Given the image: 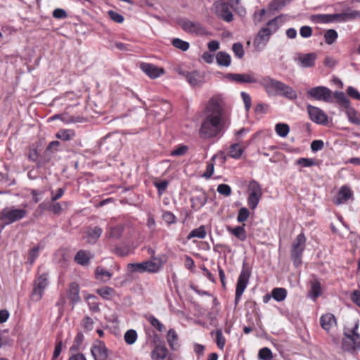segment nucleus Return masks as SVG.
Returning <instances> with one entry per match:
<instances>
[{"label":"nucleus","mask_w":360,"mask_h":360,"mask_svg":"<svg viewBox=\"0 0 360 360\" xmlns=\"http://www.w3.org/2000/svg\"><path fill=\"white\" fill-rule=\"evenodd\" d=\"M224 101L219 96H214L206 107L205 117L199 129V136L202 139L217 137L224 130Z\"/></svg>","instance_id":"f257e3e1"},{"label":"nucleus","mask_w":360,"mask_h":360,"mask_svg":"<svg viewBox=\"0 0 360 360\" xmlns=\"http://www.w3.org/2000/svg\"><path fill=\"white\" fill-rule=\"evenodd\" d=\"M26 214L27 211L25 209L17 208L15 206L5 207L0 210V221L2 223L1 229L23 219Z\"/></svg>","instance_id":"f03ea898"},{"label":"nucleus","mask_w":360,"mask_h":360,"mask_svg":"<svg viewBox=\"0 0 360 360\" xmlns=\"http://www.w3.org/2000/svg\"><path fill=\"white\" fill-rule=\"evenodd\" d=\"M307 238L304 233L298 234L292 241L290 249V257L294 266L297 268L302 262L303 252L305 249Z\"/></svg>","instance_id":"7ed1b4c3"},{"label":"nucleus","mask_w":360,"mask_h":360,"mask_svg":"<svg viewBox=\"0 0 360 360\" xmlns=\"http://www.w3.org/2000/svg\"><path fill=\"white\" fill-rule=\"evenodd\" d=\"M271 92L276 96H283L290 101L297 98V92L290 86L284 83L271 79Z\"/></svg>","instance_id":"20e7f679"},{"label":"nucleus","mask_w":360,"mask_h":360,"mask_svg":"<svg viewBox=\"0 0 360 360\" xmlns=\"http://www.w3.org/2000/svg\"><path fill=\"white\" fill-rule=\"evenodd\" d=\"M307 96L317 101H321L326 103L333 101L332 91L323 86H318L311 88L307 92Z\"/></svg>","instance_id":"39448f33"},{"label":"nucleus","mask_w":360,"mask_h":360,"mask_svg":"<svg viewBox=\"0 0 360 360\" xmlns=\"http://www.w3.org/2000/svg\"><path fill=\"white\" fill-rule=\"evenodd\" d=\"M178 24L187 33L195 35H204L206 34V30L200 22H193L188 18H181L178 20Z\"/></svg>","instance_id":"423d86ee"},{"label":"nucleus","mask_w":360,"mask_h":360,"mask_svg":"<svg viewBox=\"0 0 360 360\" xmlns=\"http://www.w3.org/2000/svg\"><path fill=\"white\" fill-rule=\"evenodd\" d=\"M128 266L131 271L139 273H157L162 266L160 263L150 260L140 263H131Z\"/></svg>","instance_id":"0eeeda50"},{"label":"nucleus","mask_w":360,"mask_h":360,"mask_svg":"<svg viewBox=\"0 0 360 360\" xmlns=\"http://www.w3.org/2000/svg\"><path fill=\"white\" fill-rule=\"evenodd\" d=\"M345 338L342 340V348L347 352L355 351L360 349L359 333L344 330Z\"/></svg>","instance_id":"6e6552de"},{"label":"nucleus","mask_w":360,"mask_h":360,"mask_svg":"<svg viewBox=\"0 0 360 360\" xmlns=\"http://www.w3.org/2000/svg\"><path fill=\"white\" fill-rule=\"evenodd\" d=\"M250 278V272L248 269H243L238 276L236 295H235V305L237 306L240 300L241 296L244 292Z\"/></svg>","instance_id":"1a4fd4ad"},{"label":"nucleus","mask_w":360,"mask_h":360,"mask_svg":"<svg viewBox=\"0 0 360 360\" xmlns=\"http://www.w3.org/2000/svg\"><path fill=\"white\" fill-rule=\"evenodd\" d=\"M253 22L256 26L264 25L270 26V4L266 8L257 9L253 15Z\"/></svg>","instance_id":"9d476101"},{"label":"nucleus","mask_w":360,"mask_h":360,"mask_svg":"<svg viewBox=\"0 0 360 360\" xmlns=\"http://www.w3.org/2000/svg\"><path fill=\"white\" fill-rule=\"evenodd\" d=\"M307 111L312 122L323 125L328 123L327 115L319 108L308 105Z\"/></svg>","instance_id":"9b49d317"},{"label":"nucleus","mask_w":360,"mask_h":360,"mask_svg":"<svg viewBox=\"0 0 360 360\" xmlns=\"http://www.w3.org/2000/svg\"><path fill=\"white\" fill-rule=\"evenodd\" d=\"M91 354L94 360H107L108 349L103 342L97 340L91 347Z\"/></svg>","instance_id":"f8f14e48"},{"label":"nucleus","mask_w":360,"mask_h":360,"mask_svg":"<svg viewBox=\"0 0 360 360\" xmlns=\"http://www.w3.org/2000/svg\"><path fill=\"white\" fill-rule=\"evenodd\" d=\"M49 281L46 274H43L35 280L32 290V295L37 300H39L41 298L44 291L47 287Z\"/></svg>","instance_id":"ddd939ff"},{"label":"nucleus","mask_w":360,"mask_h":360,"mask_svg":"<svg viewBox=\"0 0 360 360\" xmlns=\"http://www.w3.org/2000/svg\"><path fill=\"white\" fill-rule=\"evenodd\" d=\"M255 73L249 72L247 73H229L226 78L238 84H254L257 80L255 78Z\"/></svg>","instance_id":"4468645a"},{"label":"nucleus","mask_w":360,"mask_h":360,"mask_svg":"<svg viewBox=\"0 0 360 360\" xmlns=\"http://www.w3.org/2000/svg\"><path fill=\"white\" fill-rule=\"evenodd\" d=\"M317 54L314 52L309 53H299L295 58L297 65L303 68H312L315 65Z\"/></svg>","instance_id":"2eb2a0df"},{"label":"nucleus","mask_w":360,"mask_h":360,"mask_svg":"<svg viewBox=\"0 0 360 360\" xmlns=\"http://www.w3.org/2000/svg\"><path fill=\"white\" fill-rule=\"evenodd\" d=\"M216 15L224 21L229 22L232 21L233 15L226 3L216 2L214 4Z\"/></svg>","instance_id":"dca6fc26"},{"label":"nucleus","mask_w":360,"mask_h":360,"mask_svg":"<svg viewBox=\"0 0 360 360\" xmlns=\"http://www.w3.org/2000/svg\"><path fill=\"white\" fill-rule=\"evenodd\" d=\"M270 38V26L262 27L258 32L254 44L257 49H262L266 46Z\"/></svg>","instance_id":"f3484780"},{"label":"nucleus","mask_w":360,"mask_h":360,"mask_svg":"<svg viewBox=\"0 0 360 360\" xmlns=\"http://www.w3.org/2000/svg\"><path fill=\"white\" fill-rule=\"evenodd\" d=\"M353 197L352 191L347 186L340 187L337 195L333 198L334 204L340 205L345 203L349 199Z\"/></svg>","instance_id":"a211bd4d"},{"label":"nucleus","mask_w":360,"mask_h":360,"mask_svg":"<svg viewBox=\"0 0 360 360\" xmlns=\"http://www.w3.org/2000/svg\"><path fill=\"white\" fill-rule=\"evenodd\" d=\"M141 70L151 79H156L164 74L163 68L153 64L143 63L140 65Z\"/></svg>","instance_id":"6ab92c4d"},{"label":"nucleus","mask_w":360,"mask_h":360,"mask_svg":"<svg viewBox=\"0 0 360 360\" xmlns=\"http://www.w3.org/2000/svg\"><path fill=\"white\" fill-rule=\"evenodd\" d=\"M320 324L324 330L329 333L330 330L337 324L335 316L330 313L323 314L320 318Z\"/></svg>","instance_id":"aec40b11"},{"label":"nucleus","mask_w":360,"mask_h":360,"mask_svg":"<svg viewBox=\"0 0 360 360\" xmlns=\"http://www.w3.org/2000/svg\"><path fill=\"white\" fill-rule=\"evenodd\" d=\"M193 209L198 210L203 207L207 201V195L205 191H200L191 198Z\"/></svg>","instance_id":"412c9836"},{"label":"nucleus","mask_w":360,"mask_h":360,"mask_svg":"<svg viewBox=\"0 0 360 360\" xmlns=\"http://www.w3.org/2000/svg\"><path fill=\"white\" fill-rule=\"evenodd\" d=\"M68 296L72 304H76L80 301L79 287L77 283L73 282L70 284Z\"/></svg>","instance_id":"4be33fe9"},{"label":"nucleus","mask_w":360,"mask_h":360,"mask_svg":"<svg viewBox=\"0 0 360 360\" xmlns=\"http://www.w3.org/2000/svg\"><path fill=\"white\" fill-rule=\"evenodd\" d=\"M92 257L93 255L89 251L81 250L75 255V261L82 266H85L89 264Z\"/></svg>","instance_id":"5701e85b"},{"label":"nucleus","mask_w":360,"mask_h":360,"mask_svg":"<svg viewBox=\"0 0 360 360\" xmlns=\"http://www.w3.org/2000/svg\"><path fill=\"white\" fill-rule=\"evenodd\" d=\"M245 225L237 226L236 227L227 226L226 230L229 233L233 234L240 241H245L247 239V232L245 229Z\"/></svg>","instance_id":"b1692460"},{"label":"nucleus","mask_w":360,"mask_h":360,"mask_svg":"<svg viewBox=\"0 0 360 360\" xmlns=\"http://www.w3.org/2000/svg\"><path fill=\"white\" fill-rule=\"evenodd\" d=\"M44 248V244L42 243H37L29 252L27 255V263L32 265L37 258L39 256V252Z\"/></svg>","instance_id":"393cba45"},{"label":"nucleus","mask_w":360,"mask_h":360,"mask_svg":"<svg viewBox=\"0 0 360 360\" xmlns=\"http://www.w3.org/2000/svg\"><path fill=\"white\" fill-rule=\"evenodd\" d=\"M102 233L103 229L98 226L88 229L86 231L87 242L91 244H94L100 238Z\"/></svg>","instance_id":"a878e982"},{"label":"nucleus","mask_w":360,"mask_h":360,"mask_svg":"<svg viewBox=\"0 0 360 360\" xmlns=\"http://www.w3.org/2000/svg\"><path fill=\"white\" fill-rule=\"evenodd\" d=\"M310 290L308 292L309 297L315 300L321 294V286L319 281L314 280L310 282Z\"/></svg>","instance_id":"bb28decb"},{"label":"nucleus","mask_w":360,"mask_h":360,"mask_svg":"<svg viewBox=\"0 0 360 360\" xmlns=\"http://www.w3.org/2000/svg\"><path fill=\"white\" fill-rule=\"evenodd\" d=\"M186 80L192 86H198L202 83V77L198 71L188 72L186 74Z\"/></svg>","instance_id":"cd10ccee"},{"label":"nucleus","mask_w":360,"mask_h":360,"mask_svg":"<svg viewBox=\"0 0 360 360\" xmlns=\"http://www.w3.org/2000/svg\"><path fill=\"white\" fill-rule=\"evenodd\" d=\"M167 340L168 342V344L170 347V348L172 350H177L179 345L178 342V335L176 333V331L171 328L168 330L167 335Z\"/></svg>","instance_id":"c85d7f7f"},{"label":"nucleus","mask_w":360,"mask_h":360,"mask_svg":"<svg viewBox=\"0 0 360 360\" xmlns=\"http://www.w3.org/2000/svg\"><path fill=\"white\" fill-rule=\"evenodd\" d=\"M168 350L165 346L157 345L152 352V358L154 360H163L166 358Z\"/></svg>","instance_id":"c756f323"},{"label":"nucleus","mask_w":360,"mask_h":360,"mask_svg":"<svg viewBox=\"0 0 360 360\" xmlns=\"http://www.w3.org/2000/svg\"><path fill=\"white\" fill-rule=\"evenodd\" d=\"M248 195L262 197V192L260 185L255 180L250 181L248 188Z\"/></svg>","instance_id":"7c9ffc66"},{"label":"nucleus","mask_w":360,"mask_h":360,"mask_svg":"<svg viewBox=\"0 0 360 360\" xmlns=\"http://www.w3.org/2000/svg\"><path fill=\"white\" fill-rule=\"evenodd\" d=\"M96 292L104 300H110L114 296L115 291L112 288L104 286L96 290Z\"/></svg>","instance_id":"2f4dec72"},{"label":"nucleus","mask_w":360,"mask_h":360,"mask_svg":"<svg viewBox=\"0 0 360 360\" xmlns=\"http://www.w3.org/2000/svg\"><path fill=\"white\" fill-rule=\"evenodd\" d=\"M216 60L219 65L224 67L229 66L231 62L230 55L224 51H219L217 53Z\"/></svg>","instance_id":"473e14b6"},{"label":"nucleus","mask_w":360,"mask_h":360,"mask_svg":"<svg viewBox=\"0 0 360 360\" xmlns=\"http://www.w3.org/2000/svg\"><path fill=\"white\" fill-rule=\"evenodd\" d=\"M287 293V290L284 288H275L271 290V298L277 302H282L286 298Z\"/></svg>","instance_id":"72a5a7b5"},{"label":"nucleus","mask_w":360,"mask_h":360,"mask_svg":"<svg viewBox=\"0 0 360 360\" xmlns=\"http://www.w3.org/2000/svg\"><path fill=\"white\" fill-rule=\"evenodd\" d=\"M346 114L348 118V120L354 124L360 125V116L356 110L352 108L349 107L346 109Z\"/></svg>","instance_id":"f704fd0d"},{"label":"nucleus","mask_w":360,"mask_h":360,"mask_svg":"<svg viewBox=\"0 0 360 360\" xmlns=\"http://www.w3.org/2000/svg\"><path fill=\"white\" fill-rule=\"evenodd\" d=\"M84 298L86 300L88 306L91 311L94 312H97L100 310L99 304L97 302L98 298L96 295L89 294L86 295L84 297Z\"/></svg>","instance_id":"c9c22d12"},{"label":"nucleus","mask_w":360,"mask_h":360,"mask_svg":"<svg viewBox=\"0 0 360 360\" xmlns=\"http://www.w3.org/2000/svg\"><path fill=\"white\" fill-rule=\"evenodd\" d=\"M206 235L207 232L205 230V227L203 225H202L200 227L192 230L187 236V239L191 240L193 238L203 239L206 237Z\"/></svg>","instance_id":"e433bc0d"},{"label":"nucleus","mask_w":360,"mask_h":360,"mask_svg":"<svg viewBox=\"0 0 360 360\" xmlns=\"http://www.w3.org/2000/svg\"><path fill=\"white\" fill-rule=\"evenodd\" d=\"M334 96L336 98V101L339 105L345 108V109L350 107V102L349 98L342 91H335L334 94Z\"/></svg>","instance_id":"4c0bfd02"},{"label":"nucleus","mask_w":360,"mask_h":360,"mask_svg":"<svg viewBox=\"0 0 360 360\" xmlns=\"http://www.w3.org/2000/svg\"><path fill=\"white\" fill-rule=\"evenodd\" d=\"M243 152V149L240 146L239 143L231 144L229 147V155L231 158L234 159H239Z\"/></svg>","instance_id":"58836bf2"},{"label":"nucleus","mask_w":360,"mask_h":360,"mask_svg":"<svg viewBox=\"0 0 360 360\" xmlns=\"http://www.w3.org/2000/svg\"><path fill=\"white\" fill-rule=\"evenodd\" d=\"M96 278L101 279L103 282H107L110 280L112 276L111 273L103 268L102 266H98L95 271Z\"/></svg>","instance_id":"ea45409f"},{"label":"nucleus","mask_w":360,"mask_h":360,"mask_svg":"<svg viewBox=\"0 0 360 360\" xmlns=\"http://www.w3.org/2000/svg\"><path fill=\"white\" fill-rule=\"evenodd\" d=\"M275 131L278 136L284 138L288 136L290 131V127L288 124L278 123L275 125Z\"/></svg>","instance_id":"a19ab883"},{"label":"nucleus","mask_w":360,"mask_h":360,"mask_svg":"<svg viewBox=\"0 0 360 360\" xmlns=\"http://www.w3.org/2000/svg\"><path fill=\"white\" fill-rule=\"evenodd\" d=\"M214 334L215 335V342L217 347L220 349H222L225 346L226 339L223 335L221 329H218L216 331H212L211 335L213 336Z\"/></svg>","instance_id":"79ce46f5"},{"label":"nucleus","mask_w":360,"mask_h":360,"mask_svg":"<svg viewBox=\"0 0 360 360\" xmlns=\"http://www.w3.org/2000/svg\"><path fill=\"white\" fill-rule=\"evenodd\" d=\"M75 134L71 129H61L56 134V137L63 141H69L74 138Z\"/></svg>","instance_id":"37998d69"},{"label":"nucleus","mask_w":360,"mask_h":360,"mask_svg":"<svg viewBox=\"0 0 360 360\" xmlns=\"http://www.w3.org/2000/svg\"><path fill=\"white\" fill-rule=\"evenodd\" d=\"M338 34L335 30H328L324 34L325 42L327 44L330 45L335 42V41L338 39Z\"/></svg>","instance_id":"c03bdc74"},{"label":"nucleus","mask_w":360,"mask_h":360,"mask_svg":"<svg viewBox=\"0 0 360 360\" xmlns=\"http://www.w3.org/2000/svg\"><path fill=\"white\" fill-rule=\"evenodd\" d=\"M255 78L256 79L257 82L255 84L263 86L266 89V91L267 93L269 92V84H270V77L269 76H260L257 75L255 74Z\"/></svg>","instance_id":"a18cd8bd"},{"label":"nucleus","mask_w":360,"mask_h":360,"mask_svg":"<svg viewBox=\"0 0 360 360\" xmlns=\"http://www.w3.org/2000/svg\"><path fill=\"white\" fill-rule=\"evenodd\" d=\"M293 0H273L271 1V11H281L285 6L290 4Z\"/></svg>","instance_id":"49530a36"},{"label":"nucleus","mask_w":360,"mask_h":360,"mask_svg":"<svg viewBox=\"0 0 360 360\" xmlns=\"http://www.w3.org/2000/svg\"><path fill=\"white\" fill-rule=\"evenodd\" d=\"M172 44L174 47L181 50L182 51H187L190 47L188 42L179 38L174 39L172 41Z\"/></svg>","instance_id":"de8ad7c7"},{"label":"nucleus","mask_w":360,"mask_h":360,"mask_svg":"<svg viewBox=\"0 0 360 360\" xmlns=\"http://www.w3.org/2000/svg\"><path fill=\"white\" fill-rule=\"evenodd\" d=\"M124 341L128 345L134 344L137 339V333L135 330L130 329L128 330L124 336Z\"/></svg>","instance_id":"09e8293b"},{"label":"nucleus","mask_w":360,"mask_h":360,"mask_svg":"<svg viewBox=\"0 0 360 360\" xmlns=\"http://www.w3.org/2000/svg\"><path fill=\"white\" fill-rule=\"evenodd\" d=\"M296 165L302 167H310L317 165V162L311 158H300L296 160Z\"/></svg>","instance_id":"8fccbe9b"},{"label":"nucleus","mask_w":360,"mask_h":360,"mask_svg":"<svg viewBox=\"0 0 360 360\" xmlns=\"http://www.w3.org/2000/svg\"><path fill=\"white\" fill-rule=\"evenodd\" d=\"M345 13L347 22L360 18V11L358 10H352L350 8H347L345 11Z\"/></svg>","instance_id":"3c124183"},{"label":"nucleus","mask_w":360,"mask_h":360,"mask_svg":"<svg viewBox=\"0 0 360 360\" xmlns=\"http://www.w3.org/2000/svg\"><path fill=\"white\" fill-rule=\"evenodd\" d=\"M147 320L150 325L155 328L159 332H162L165 330V326L154 316H148Z\"/></svg>","instance_id":"603ef678"},{"label":"nucleus","mask_w":360,"mask_h":360,"mask_svg":"<svg viewBox=\"0 0 360 360\" xmlns=\"http://www.w3.org/2000/svg\"><path fill=\"white\" fill-rule=\"evenodd\" d=\"M317 22L331 23L333 22V14H318L314 16Z\"/></svg>","instance_id":"864d4df0"},{"label":"nucleus","mask_w":360,"mask_h":360,"mask_svg":"<svg viewBox=\"0 0 360 360\" xmlns=\"http://www.w3.org/2000/svg\"><path fill=\"white\" fill-rule=\"evenodd\" d=\"M164 221L169 226L176 223V216L170 211H165L162 215Z\"/></svg>","instance_id":"5fc2aeb1"},{"label":"nucleus","mask_w":360,"mask_h":360,"mask_svg":"<svg viewBox=\"0 0 360 360\" xmlns=\"http://www.w3.org/2000/svg\"><path fill=\"white\" fill-rule=\"evenodd\" d=\"M188 150V147L186 145H179L176 148L172 150L170 153L171 156H182L185 155Z\"/></svg>","instance_id":"6e6d98bb"},{"label":"nucleus","mask_w":360,"mask_h":360,"mask_svg":"<svg viewBox=\"0 0 360 360\" xmlns=\"http://www.w3.org/2000/svg\"><path fill=\"white\" fill-rule=\"evenodd\" d=\"M250 215V212L248 208L242 207L239 210L237 221L240 223L245 221Z\"/></svg>","instance_id":"4d7b16f0"},{"label":"nucleus","mask_w":360,"mask_h":360,"mask_svg":"<svg viewBox=\"0 0 360 360\" xmlns=\"http://www.w3.org/2000/svg\"><path fill=\"white\" fill-rule=\"evenodd\" d=\"M232 50L237 58H242L244 56V49L242 44L234 43L232 46Z\"/></svg>","instance_id":"13d9d810"},{"label":"nucleus","mask_w":360,"mask_h":360,"mask_svg":"<svg viewBox=\"0 0 360 360\" xmlns=\"http://www.w3.org/2000/svg\"><path fill=\"white\" fill-rule=\"evenodd\" d=\"M168 185L169 181L167 180H162L154 183V186L158 189V192L160 195L166 191Z\"/></svg>","instance_id":"bf43d9fd"},{"label":"nucleus","mask_w":360,"mask_h":360,"mask_svg":"<svg viewBox=\"0 0 360 360\" xmlns=\"http://www.w3.org/2000/svg\"><path fill=\"white\" fill-rule=\"evenodd\" d=\"M241 98L244 103L245 108L247 112H248L250 110V108L252 106V99L250 96L245 92L242 91L240 93Z\"/></svg>","instance_id":"052dcab7"},{"label":"nucleus","mask_w":360,"mask_h":360,"mask_svg":"<svg viewBox=\"0 0 360 360\" xmlns=\"http://www.w3.org/2000/svg\"><path fill=\"white\" fill-rule=\"evenodd\" d=\"M108 15L112 20L117 23H122L124 20L122 15L112 10L108 11Z\"/></svg>","instance_id":"680f3d73"},{"label":"nucleus","mask_w":360,"mask_h":360,"mask_svg":"<svg viewBox=\"0 0 360 360\" xmlns=\"http://www.w3.org/2000/svg\"><path fill=\"white\" fill-rule=\"evenodd\" d=\"M217 192L224 196H229L231 194V188L228 184H221L217 186Z\"/></svg>","instance_id":"e2e57ef3"},{"label":"nucleus","mask_w":360,"mask_h":360,"mask_svg":"<svg viewBox=\"0 0 360 360\" xmlns=\"http://www.w3.org/2000/svg\"><path fill=\"white\" fill-rule=\"evenodd\" d=\"M123 229L120 226H116L110 228L109 237L118 239L121 237Z\"/></svg>","instance_id":"0e129e2a"},{"label":"nucleus","mask_w":360,"mask_h":360,"mask_svg":"<svg viewBox=\"0 0 360 360\" xmlns=\"http://www.w3.org/2000/svg\"><path fill=\"white\" fill-rule=\"evenodd\" d=\"M261 197L248 195V205L251 210H255L259 202Z\"/></svg>","instance_id":"69168bd1"},{"label":"nucleus","mask_w":360,"mask_h":360,"mask_svg":"<svg viewBox=\"0 0 360 360\" xmlns=\"http://www.w3.org/2000/svg\"><path fill=\"white\" fill-rule=\"evenodd\" d=\"M258 358L259 360H270V349L264 347L259 349Z\"/></svg>","instance_id":"338daca9"},{"label":"nucleus","mask_w":360,"mask_h":360,"mask_svg":"<svg viewBox=\"0 0 360 360\" xmlns=\"http://www.w3.org/2000/svg\"><path fill=\"white\" fill-rule=\"evenodd\" d=\"M65 188H59L57 189L56 193L53 191H51V201L55 202L60 199L65 193Z\"/></svg>","instance_id":"774afa93"}]
</instances>
